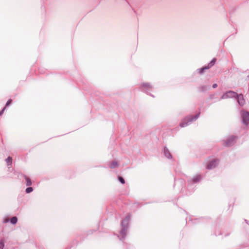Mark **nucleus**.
<instances>
[{
  "mask_svg": "<svg viewBox=\"0 0 249 249\" xmlns=\"http://www.w3.org/2000/svg\"><path fill=\"white\" fill-rule=\"evenodd\" d=\"M130 218V216L127 215L121 222V230L118 235V237L120 240L123 241L125 239Z\"/></svg>",
  "mask_w": 249,
  "mask_h": 249,
  "instance_id": "1",
  "label": "nucleus"
},
{
  "mask_svg": "<svg viewBox=\"0 0 249 249\" xmlns=\"http://www.w3.org/2000/svg\"><path fill=\"white\" fill-rule=\"evenodd\" d=\"M199 114L200 113H199L194 116H188L184 118L181 120L179 126L181 127H184L190 125L198 118Z\"/></svg>",
  "mask_w": 249,
  "mask_h": 249,
  "instance_id": "2",
  "label": "nucleus"
},
{
  "mask_svg": "<svg viewBox=\"0 0 249 249\" xmlns=\"http://www.w3.org/2000/svg\"><path fill=\"white\" fill-rule=\"evenodd\" d=\"M219 164V160L215 158L210 159L207 163L206 168L208 170H212L216 168Z\"/></svg>",
  "mask_w": 249,
  "mask_h": 249,
  "instance_id": "3",
  "label": "nucleus"
},
{
  "mask_svg": "<svg viewBox=\"0 0 249 249\" xmlns=\"http://www.w3.org/2000/svg\"><path fill=\"white\" fill-rule=\"evenodd\" d=\"M236 140V137L230 136L223 140V144L226 146H230L233 145Z\"/></svg>",
  "mask_w": 249,
  "mask_h": 249,
  "instance_id": "4",
  "label": "nucleus"
},
{
  "mask_svg": "<svg viewBox=\"0 0 249 249\" xmlns=\"http://www.w3.org/2000/svg\"><path fill=\"white\" fill-rule=\"evenodd\" d=\"M202 178V177L200 174H196L190 178L188 180V183L190 185H193L194 184L199 182Z\"/></svg>",
  "mask_w": 249,
  "mask_h": 249,
  "instance_id": "5",
  "label": "nucleus"
},
{
  "mask_svg": "<svg viewBox=\"0 0 249 249\" xmlns=\"http://www.w3.org/2000/svg\"><path fill=\"white\" fill-rule=\"evenodd\" d=\"M216 62V59L213 58L212 61L206 66L203 67L201 68L198 69L196 71L200 74H202L204 73L205 70H208L213 66Z\"/></svg>",
  "mask_w": 249,
  "mask_h": 249,
  "instance_id": "6",
  "label": "nucleus"
},
{
  "mask_svg": "<svg viewBox=\"0 0 249 249\" xmlns=\"http://www.w3.org/2000/svg\"><path fill=\"white\" fill-rule=\"evenodd\" d=\"M237 93L234 91L230 90L224 93L221 97V100L227 99L229 98H236Z\"/></svg>",
  "mask_w": 249,
  "mask_h": 249,
  "instance_id": "7",
  "label": "nucleus"
},
{
  "mask_svg": "<svg viewBox=\"0 0 249 249\" xmlns=\"http://www.w3.org/2000/svg\"><path fill=\"white\" fill-rule=\"evenodd\" d=\"M140 88L142 90H144L146 92L154 88V87L149 82H142L141 84Z\"/></svg>",
  "mask_w": 249,
  "mask_h": 249,
  "instance_id": "8",
  "label": "nucleus"
},
{
  "mask_svg": "<svg viewBox=\"0 0 249 249\" xmlns=\"http://www.w3.org/2000/svg\"><path fill=\"white\" fill-rule=\"evenodd\" d=\"M241 115L242 118L243 123L246 125L248 124H249V112L242 110L241 112Z\"/></svg>",
  "mask_w": 249,
  "mask_h": 249,
  "instance_id": "9",
  "label": "nucleus"
},
{
  "mask_svg": "<svg viewBox=\"0 0 249 249\" xmlns=\"http://www.w3.org/2000/svg\"><path fill=\"white\" fill-rule=\"evenodd\" d=\"M238 104L241 106H243L245 104V100L244 98L243 95L242 94L239 95L237 94L236 98Z\"/></svg>",
  "mask_w": 249,
  "mask_h": 249,
  "instance_id": "10",
  "label": "nucleus"
},
{
  "mask_svg": "<svg viewBox=\"0 0 249 249\" xmlns=\"http://www.w3.org/2000/svg\"><path fill=\"white\" fill-rule=\"evenodd\" d=\"M163 153L165 157L168 159H172V156L169 149L166 147H164L163 149Z\"/></svg>",
  "mask_w": 249,
  "mask_h": 249,
  "instance_id": "11",
  "label": "nucleus"
},
{
  "mask_svg": "<svg viewBox=\"0 0 249 249\" xmlns=\"http://www.w3.org/2000/svg\"><path fill=\"white\" fill-rule=\"evenodd\" d=\"M210 87L209 86H207V85H203V86H201L200 87H199V89L200 91H205L206 90H208L210 89Z\"/></svg>",
  "mask_w": 249,
  "mask_h": 249,
  "instance_id": "12",
  "label": "nucleus"
},
{
  "mask_svg": "<svg viewBox=\"0 0 249 249\" xmlns=\"http://www.w3.org/2000/svg\"><path fill=\"white\" fill-rule=\"evenodd\" d=\"M10 222L12 224L15 225L18 222V218L16 216H13L10 219Z\"/></svg>",
  "mask_w": 249,
  "mask_h": 249,
  "instance_id": "13",
  "label": "nucleus"
},
{
  "mask_svg": "<svg viewBox=\"0 0 249 249\" xmlns=\"http://www.w3.org/2000/svg\"><path fill=\"white\" fill-rule=\"evenodd\" d=\"M5 161L8 166L11 165L12 163V159L11 157H8L5 159Z\"/></svg>",
  "mask_w": 249,
  "mask_h": 249,
  "instance_id": "14",
  "label": "nucleus"
},
{
  "mask_svg": "<svg viewBox=\"0 0 249 249\" xmlns=\"http://www.w3.org/2000/svg\"><path fill=\"white\" fill-rule=\"evenodd\" d=\"M118 166V163L116 161H112L110 163L109 167L111 168H115Z\"/></svg>",
  "mask_w": 249,
  "mask_h": 249,
  "instance_id": "15",
  "label": "nucleus"
},
{
  "mask_svg": "<svg viewBox=\"0 0 249 249\" xmlns=\"http://www.w3.org/2000/svg\"><path fill=\"white\" fill-rule=\"evenodd\" d=\"M25 179L26 181V185L28 186H31L32 185V181L31 179L26 176L25 177Z\"/></svg>",
  "mask_w": 249,
  "mask_h": 249,
  "instance_id": "16",
  "label": "nucleus"
},
{
  "mask_svg": "<svg viewBox=\"0 0 249 249\" xmlns=\"http://www.w3.org/2000/svg\"><path fill=\"white\" fill-rule=\"evenodd\" d=\"M33 191V189L31 187H29L26 189V193L27 194L31 193Z\"/></svg>",
  "mask_w": 249,
  "mask_h": 249,
  "instance_id": "17",
  "label": "nucleus"
},
{
  "mask_svg": "<svg viewBox=\"0 0 249 249\" xmlns=\"http://www.w3.org/2000/svg\"><path fill=\"white\" fill-rule=\"evenodd\" d=\"M4 247V244L2 240L0 242V249H3Z\"/></svg>",
  "mask_w": 249,
  "mask_h": 249,
  "instance_id": "18",
  "label": "nucleus"
},
{
  "mask_svg": "<svg viewBox=\"0 0 249 249\" xmlns=\"http://www.w3.org/2000/svg\"><path fill=\"white\" fill-rule=\"evenodd\" d=\"M119 180L122 184H124L125 182L124 179L122 177H119Z\"/></svg>",
  "mask_w": 249,
  "mask_h": 249,
  "instance_id": "19",
  "label": "nucleus"
},
{
  "mask_svg": "<svg viewBox=\"0 0 249 249\" xmlns=\"http://www.w3.org/2000/svg\"><path fill=\"white\" fill-rule=\"evenodd\" d=\"M11 102H12V100L11 99L8 100V101L7 102V103L6 104L5 107H6L7 106H8L11 104Z\"/></svg>",
  "mask_w": 249,
  "mask_h": 249,
  "instance_id": "20",
  "label": "nucleus"
},
{
  "mask_svg": "<svg viewBox=\"0 0 249 249\" xmlns=\"http://www.w3.org/2000/svg\"><path fill=\"white\" fill-rule=\"evenodd\" d=\"M9 221L10 220L8 218H6L3 220V223H6L9 222Z\"/></svg>",
  "mask_w": 249,
  "mask_h": 249,
  "instance_id": "21",
  "label": "nucleus"
},
{
  "mask_svg": "<svg viewBox=\"0 0 249 249\" xmlns=\"http://www.w3.org/2000/svg\"><path fill=\"white\" fill-rule=\"evenodd\" d=\"M5 108H6V107H4L3 109L1 111H0V116L3 114Z\"/></svg>",
  "mask_w": 249,
  "mask_h": 249,
  "instance_id": "22",
  "label": "nucleus"
},
{
  "mask_svg": "<svg viewBox=\"0 0 249 249\" xmlns=\"http://www.w3.org/2000/svg\"><path fill=\"white\" fill-rule=\"evenodd\" d=\"M217 87V84H213V86H212V87H213V89L216 88Z\"/></svg>",
  "mask_w": 249,
  "mask_h": 249,
  "instance_id": "23",
  "label": "nucleus"
}]
</instances>
